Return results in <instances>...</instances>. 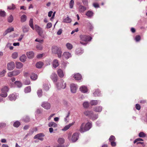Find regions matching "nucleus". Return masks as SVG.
Segmentation results:
<instances>
[{
    "instance_id": "nucleus-62",
    "label": "nucleus",
    "mask_w": 147,
    "mask_h": 147,
    "mask_svg": "<svg viewBox=\"0 0 147 147\" xmlns=\"http://www.w3.org/2000/svg\"><path fill=\"white\" fill-rule=\"evenodd\" d=\"M93 6L95 8L99 7V6L98 3H94L93 4Z\"/></svg>"
},
{
    "instance_id": "nucleus-56",
    "label": "nucleus",
    "mask_w": 147,
    "mask_h": 147,
    "mask_svg": "<svg viewBox=\"0 0 147 147\" xmlns=\"http://www.w3.org/2000/svg\"><path fill=\"white\" fill-rule=\"evenodd\" d=\"M82 2L84 5L88 6V0H82Z\"/></svg>"
},
{
    "instance_id": "nucleus-6",
    "label": "nucleus",
    "mask_w": 147,
    "mask_h": 147,
    "mask_svg": "<svg viewBox=\"0 0 147 147\" xmlns=\"http://www.w3.org/2000/svg\"><path fill=\"white\" fill-rule=\"evenodd\" d=\"M41 106L44 109L47 110L50 109L51 107L50 103L47 102H42Z\"/></svg>"
},
{
    "instance_id": "nucleus-12",
    "label": "nucleus",
    "mask_w": 147,
    "mask_h": 147,
    "mask_svg": "<svg viewBox=\"0 0 147 147\" xmlns=\"http://www.w3.org/2000/svg\"><path fill=\"white\" fill-rule=\"evenodd\" d=\"M94 13L91 10H88L87 11L85 15L88 18H91L93 16Z\"/></svg>"
},
{
    "instance_id": "nucleus-41",
    "label": "nucleus",
    "mask_w": 147,
    "mask_h": 147,
    "mask_svg": "<svg viewBox=\"0 0 147 147\" xmlns=\"http://www.w3.org/2000/svg\"><path fill=\"white\" fill-rule=\"evenodd\" d=\"M16 8L15 5L13 4H12L11 6H8L7 7V9L10 10H13Z\"/></svg>"
},
{
    "instance_id": "nucleus-7",
    "label": "nucleus",
    "mask_w": 147,
    "mask_h": 147,
    "mask_svg": "<svg viewBox=\"0 0 147 147\" xmlns=\"http://www.w3.org/2000/svg\"><path fill=\"white\" fill-rule=\"evenodd\" d=\"M88 9V7H87L82 5H80L78 8L79 12L81 13H84L87 9Z\"/></svg>"
},
{
    "instance_id": "nucleus-50",
    "label": "nucleus",
    "mask_w": 147,
    "mask_h": 147,
    "mask_svg": "<svg viewBox=\"0 0 147 147\" xmlns=\"http://www.w3.org/2000/svg\"><path fill=\"white\" fill-rule=\"evenodd\" d=\"M43 88L46 91H48L49 89V86L47 84H45L43 85Z\"/></svg>"
},
{
    "instance_id": "nucleus-29",
    "label": "nucleus",
    "mask_w": 147,
    "mask_h": 147,
    "mask_svg": "<svg viewBox=\"0 0 147 147\" xmlns=\"http://www.w3.org/2000/svg\"><path fill=\"white\" fill-rule=\"evenodd\" d=\"M31 79L33 80H36L37 78V76L36 74L32 73L30 76Z\"/></svg>"
},
{
    "instance_id": "nucleus-15",
    "label": "nucleus",
    "mask_w": 147,
    "mask_h": 147,
    "mask_svg": "<svg viewBox=\"0 0 147 147\" xmlns=\"http://www.w3.org/2000/svg\"><path fill=\"white\" fill-rule=\"evenodd\" d=\"M84 114L86 116H88L90 118L92 115H93V112L91 111H85L84 112Z\"/></svg>"
},
{
    "instance_id": "nucleus-32",
    "label": "nucleus",
    "mask_w": 147,
    "mask_h": 147,
    "mask_svg": "<svg viewBox=\"0 0 147 147\" xmlns=\"http://www.w3.org/2000/svg\"><path fill=\"white\" fill-rule=\"evenodd\" d=\"M26 59V57L24 55H23L20 57V61L22 62H24Z\"/></svg>"
},
{
    "instance_id": "nucleus-54",
    "label": "nucleus",
    "mask_w": 147,
    "mask_h": 147,
    "mask_svg": "<svg viewBox=\"0 0 147 147\" xmlns=\"http://www.w3.org/2000/svg\"><path fill=\"white\" fill-rule=\"evenodd\" d=\"M139 136L140 137H144L146 136V134L142 132H141L139 134Z\"/></svg>"
},
{
    "instance_id": "nucleus-35",
    "label": "nucleus",
    "mask_w": 147,
    "mask_h": 147,
    "mask_svg": "<svg viewBox=\"0 0 147 147\" xmlns=\"http://www.w3.org/2000/svg\"><path fill=\"white\" fill-rule=\"evenodd\" d=\"M90 103L91 105H95L98 103V101L97 100H92L90 102Z\"/></svg>"
},
{
    "instance_id": "nucleus-46",
    "label": "nucleus",
    "mask_w": 147,
    "mask_h": 147,
    "mask_svg": "<svg viewBox=\"0 0 147 147\" xmlns=\"http://www.w3.org/2000/svg\"><path fill=\"white\" fill-rule=\"evenodd\" d=\"M83 52V51L81 49H78L76 50V53L77 54L80 55L82 54Z\"/></svg>"
},
{
    "instance_id": "nucleus-47",
    "label": "nucleus",
    "mask_w": 147,
    "mask_h": 147,
    "mask_svg": "<svg viewBox=\"0 0 147 147\" xmlns=\"http://www.w3.org/2000/svg\"><path fill=\"white\" fill-rule=\"evenodd\" d=\"M74 0H71L69 3V6L71 9L73 8L74 6Z\"/></svg>"
},
{
    "instance_id": "nucleus-23",
    "label": "nucleus",
    "mask_w": 147,
    "mask_h": 147,
    "mask_svg": "<svg viewBox=\"0 0 147 147\" xmlns=\"http://www.w3.org/2000/svg\"><path fill=\"white\" fill-rule=\"evenodd\" d=\"M61 48H60L56 46H54L52 47V51L53 53H56L59 51V50Z\"/></svg>"
},
{
    "instance_id": "nucleus-59",
    "label": "nucleus",
    "mask_w": 147,
    "mask_h": 147,
    "mask_svg": "<svg viewBox=\"0 0 147 147\" xmlns=\"http://www.w3.org/2000/svg\"><path fill=\"white\" fill-rule=\"evenodd\" d=\"M35 30L37 32L38 31L40 30L41 28H40L39 26L37 25H35Z\"/></svg>"
},
{
    "instance_id": "nucleus-16",
    "label": "nucleus",
    "mask_w": 147,
    "mask_h": 147,
    "mask_svg": "<svg viewBox=\"0 0 147 147\" xmlns=\"http://www.w3.org/2000/svg\"><path fill=\"white\" fill-rule=\"evenodd\" d=\"M26 55L29 59H32L34 56V53L32 51H30L26 53Z\"/></svg>"
},
{
    "instance_id": "nucleus-37",
    "label": "nucleus",
    "mask_w": 147,
    "mask_h": 147,
    "mask_svg": "<svg viewBox=\"0 0 147 147\" xmlns=\"http://www.w3.org/2000/svg\"><path fill=\"white\" fill-rule=\"evenodd\" d=\"M15 85L18 88H20L22 86V84L19 81H16L15 82Z\"/></svg>"
},
{
    "instance_id": "nucleus-28",
    "label": "nucleus",
    "mask_w": 147,
    "mask_h": 147,
    "mask_svg": "<svg viewBox=\"0 0 147 147\" xmlns=\"http://www.w3.org/2000/svg\"><path fill=\"white\" fill-rule=\"evenodd\" d=\"M27 19V16L25 15H23L20 18V21L22 22H25Z\"/></svg>"
},
{
    "instance_id": "nucleus-30",
    "label": "nucleus",
    "mask_w": 147,
    "mask_h": 147,
    "mask_svg": "<svg viewBox=\"0 0 147 147\" xmlns=\"http://www.w3.org/2000/svg\"><path fill=\"white\" fill-rule=\"evenodd\" d=\"M22 29L23 32L26 33L28 32L29 28L26 26H24L22 27Z\"/></svg>"
},
{
    "instance_id": "nucleus-36",
    "label": "nucleus",
    "mask_w": 147,
    "mask_h": 147,
    "mask_svg": "<svg viewBox=\"0 0 147 147\" xmlns=\"http://www.w3.org/2000/svg\"><path fill=\"white\" fill-rule=\"evenodd\" d=\"M64 141V139L63 138H59L58 140V142L60 144H63Z\"/></svg>"
},
{
    "instance_id": "nucleus-13",
    "label": "nucleus",
    "mask_w": 147,
    "mask_h": 147,
    "mask_svg": "<svg viewBox=\"0 0 147 147\" xmlns=\"http://www.w3.org/2000/svg\"><path fill=\"white\" fill-rule=\"evenodd\" d=\"M18 96V94H11L10 95L8 96V98L10 100H15L17 98V97Z\"/></svg>"
},
{
    "instance_id": "nucleus-26",
    "label": "nucleus",
    "mask_w": 147,
    "mask_h": 147,
    "mask_svg": "<svg viewBox=\"0 0 147 147\" xmlns=\"http://www.w3.org/2000/svg\"><path fill=\"white\" fill-rule=\"evenodd\" d=\"M48 126L49 127H56L57 126V124L53 122H51L49 123Z\"/></svg>"
},
{
    "instance_id": "nucleus-10",
    "label": "nucleus",
    "mask_w": 147,
    "mask_h": 147,
    "mask_svg": "<svg viewBox=\"0 0 147 147\" xmlns=\"http://www.w3.org/2000/svg\"><path fill=\"white\" fill-rule=\"evenodd\" d=\"M50 78L54 82H56L57 80L58 77L57 74L55 72L52 73Z\"/></svg>"
},
{
    "instance_id": "nucleus-18",
    "label": "nucleus",
    "mask_w": 147,
    "mask_h": 147,
    "mask_svg": "<svg viewBox=\"0 0 147 147\" xmlns=\"http://www.w3.org/2000/svg\"><path fill=\"white\" fill-rule=\"evenodd\" d=\"M13 30L14 28H9L7 29L3 33V36H5L8 33L13 31Z\"/></svg>"
},
{
    "instance_id": "nucleus-33",
    "label": "nucleus",
    "mask_w": 147,
    "mask_h": 147,
    "mask_svg": "<svg viewBox=\"0 0 147 147\" xmlns=\"http://www.w3.org/2000/svg\"><path fill=\"white\" fill-rule=\"evenodd\" d=\"M13 76H17L19 75L21 72L22 71L19 70H14L13 71Z\"/></svg>"
},
{
    "instance_id": "nucleus-34",
    "label": "nucleus",
    "mask_w": 147,
    "mask_h": 147,
    "mask_svg": "<svg viewBox=\"0 0 147 147\" xmlns=\"http://www.w3.org/2000/svg\"><path fill=\"white\" fill-rule=\"evenodd\" d=\"M43 63L41 62H39L37 63L36 64V66L37 68H40L43 65Z\"/></svg>"
},
{
    "instance_id": "nucleus-5",
    "label": "nucleus",
    "mask_w": 147,
    "mask_h": 147,
    "mask_svg": "<svg viewBox=\"0 0 147 147\" xmlns=\"http://www.w3.org/2000/svg\"><path fill=\"white\" fill-rule=\"evenodd\" d=\"M64 81L62 80L60 82L58 83L57 84V86L58 89H64L66 87L65 83H64Z\"/></svg>"
},
{
    "instance_id": "nucleus-8",
    "label": "nucleus",
    "mask_w": 147,
    "mask_h": 147,
    "mask_svg": "<svg viewBox=\"0 0 147 147\" xmlns=\"http://www.w3.org/2000/svg\"><path fill=\"white\" fill-rule=\"evenodd\" d=\"M15 67V63L11 61L9 63L7 64V69L9 70H13Z\"/></svg>"
},
{
    "instance_id": "nucleus-49",
    "label": "nucleus",
    "mask_w": 147,
    "mask_h": 147,
    "mask_svg": "<svg viewBox=\"0 0 147 147\" xmlns=\"http://www.w3.org/2000/svg\"><path fill=\"white\" fill-rule=\"evenodd\" d=\"M115 138L113 136H111L109 139V142L115 141Z\"/></svg>"
},
{
    "instance_id": "nucleus-52",
    "label": "nucleus",
    "mask_w": 147,
    "mask_h": 147,
    "mask_svg": "<svg viewBox=\"0 0 147 147\" xmlns=\"http://www.w3.org/2000/svg\"><path fill=\"white\" fill-rule=\"evenodd\" d=\"M6 72V70H3L1 72H0V77L4 76Z\"/></svg>"
},
{
    "instance_id": "nucleus-22",
    "label": "nucleus",
    "mask_w": 147,
    "mask_h": 147,
    "mask_svg": "<svg viewBox=\"0 0 147 147\" xmlns=\"http://www.w3.org/2000/svg\"><path fill=\"white\" fill-rule=\"evenodd\" d=\"M80 91L83 93H85L88 90L86 87L84 86H81L80 88Z\"/></svg>"
},
{
    "instance_id": "nucleus-24",
    "label": "nucleus",
    "mask_w": 147,
    "mask_h": 147,
    "mask_svg": "<svg viewBox=\"0 0 147 147\" xmlns=\"http://www.w3.org/2000/svg\"><path fill=\"white\" fill-rule=\"evenodd\" d=\"M53 67L55 68H56L59 65V63L57 59H55L53 60Z\"/></svg>"
},
{
    "instance_id": "nucleus-61",
    "label": "nucleus",
    "mask_w": 147,
    "mask_h": 147,
    "mask_svg": "<svg viewBox=\"0 0 147 147\" xmlns=\"http://www.w3.org/2000/svg\"><path fill=\"white\" fill-rule=\"evenodd\" d=\"M140 39V37L139 35L136 36L135 38V40L136 42L139 41Z\"/></svg>"
},
{
    "instance_id": "nucleus-2",
    "label": "nucleus",
    "mask_w": 147,
    "mask_h": 147,
    "mask_svg": "<svg viewBox=\"0 0 147 147\" xmlns=\"http://www.w3.org/2000/svg\"><path fill=\"white\" fill-rule=\"evenodd\" d=\"M80 38L81 41L80 43L83 45H86L87 44L86 42L90 41L92 39L90 36L85 35H81Z\"/></svg>"
},
{
    "instance_id": "nucleus-57",
    "label": "nucleus",
    "mask_w": 147,
    "mask_h": 147,
    "mask_svg": "<svg viewBox=\"0 0 147 147\" xmlns=\"http://www.w3.org/2000/svg\"><path fill=\"white\" fill-rule=\"evenodd\" d=\"M61 53L62 51H61V49L59 50V51L56 54H57L58 57L59 58H60L61 57Z\"/></svg>"
},
{
    "instance_id": "nucleus-4",
    "label": "nucleus",
    "mask_w": 147,
    "mask_h": 147,
    "mask_svg": "<svg viewBox=\"0 0 147 147\" xmlns=\"http://www.w3.org/2000/svg\"><path fill=\"white\" fill-rule=\"evenodd\" d=\"M9 88L8 87L4 86L1 89V92L0 96L3 97H6L7 96V92H8Z\"/></svg>"
},
{
    "instance_id": "nucleus-1",
    "label": "nucleus",
    "mask_w": 147,
    "mask_h": 147,
    "mask_svg": "<svg viewBox=\"0 0 147 147\" xmlns=\"http://www.w3.org/2000/svg\"><path fill=\"white\" fill-rule=\"evenodd\" d=\"M92 123L88 122L85 125L84 123L82 124L80 127V131L81 132H84L89 130L92 127Z\"/></svg>"
},
{
    "instance_id": "nucleus-17",
    "label": "nucleus",
    "mask_w": 147,
    "mask_h": 147,
    "mask_svg": "<svg viewBox=\"0 0 147 147\" xmlns=\"http://www.w3.org/2000/svg\"><path fill=\"white\" fill-rule=\"evenodd\" d=\"M71 54L70 53L67 52H64L63 55V57L66 59H68L71 57Z\"/></svg>"
},
{
    "instance_id": "nucleus-63",
    "label": "nucleus",
    "mask_w": 147,
    "mask_h": 147,
    "mask_svg": "<svg viewBox=\"0 0 147 147\" xmlns=\"http://www.w3.org/2000/svg\"><path fill=\"white\" fill-rule=\"evenodd\" d=\"M52 24L51 23H48L46 26V28H51L52 26Z\"/></svg>"
},
{
    "instance_id": "nucleus-55",
    "label": "nucleus",
    "mask_w": 147,
    "mask_h": 147,
    "mask_svg": "<svg viewBox=\"0 0 147 147\" xmlns=\"http://www.w3.org/2000/svg\"><path fill=\"white\" fill-rule=\"evenodd\" d=\"M6 15V13L4 11L0 10V16L4 17Z\"/></svg>"
},
{
    "instance_id": "nucleus-39",
    "label": "nucleus",
    "mask_w": 147,
    "mask_h": 147,
    "mask_svg": "<svg viewBox=\"0 0 147 147\" xmlns=\"http://www.w3.org/2000/svg\"><path fill=\"white\" fill-rule=\"evenodd\" d=\"M31 91V87L30 86H28L25 88L24 91L25 93H28L30 92Z\"/></svg>"
},
{
    "instance_id": "nucleus-43",
    "label": "nucleus",
    "mask_w": 147,
    "mask_h": 147,
    "mask_svg": "<svg viewBox=\"0 0 147 147\" xmlns=\"http://www.w3.org/2000/svg\"><path fill=\"white\" fill-rule=\"evenodd\" d=\"M13 20V17L12 15L10 16L8 18V22L11 23V22Z\"/></svg>"
},
{
    "instance_id": "nucleus-19",
    "label": "nucleus",
    "mask_w": 147,
    "mask_h": 147,
    "mask_svg": "<svg viewBox=\"0 0 147 147\" xmlns=\"http://www.w3.org/2000/svg\"><path fill=\"white\" fill-rule=\"evenodd\" d=\"M57 74L59 76L60 78H63L64 76V73L61 69H59L57 71Z\"/></svg>"
},
{
    "instance_id": "nucleus-40",
    "label": "nucleus",
    "mask_w": 147,
    "mask_h": 147,
    "mask_svg": "<svg viewBox=\"0 0 147 147\" xmlns=\"http://www.w3.org/2000/svg\"><path fill=\"white\" fill-rule=\"evenodd\" d=\"M94 96H98L100 95V91L97 89L95 91L93 94Z\"/></svg>"
},
{
    "instance_id": "nucleus-44",
    "label": "nucleus",
    "mask_w": 147,
    "mask_h": 147,
    "mask_svg": "<svg viewBox=\"0 0 147 147\" xmlns=\"http://www.w3.org/2000/svg\"><path fill=\"white\" fill-rule=\"evenodd\" d=\"M18 57V54L17 52L13 53L12 55V57L13 59H16Z\"/></svg>"
},
{
    "instance_id": "nucleus-21",
    "label": "nucleus",
    "mask_w": 147,
    "mask_h": 147,
    "mask_svg": "<svg viewBox=\"0 0 147 147\" xmlns=\"http://www.w3.org/2000/svg\"><path fill=\"white\" fill-rule=\"evenodd\" d=\"M72 21L71 19L67 16L66 18H64L63 20V22L66 23H70Z\"/></svg>"
},
{
    "instance_id": "nucleus-11",
    "label": "nucleus",
    "mask_w": 147,
    "mask_h": 147,
    "mask_svg": "<svg viewBox=\"0 0 147 147\" xmlns=\"http://www.w3.org/2000/svg\"><path fill=\"white\" fill-rule=\"evenodd\" d=\"M71 90L73 93H75L78 87L76 85L74 84H71L70 85Z\"/></svg>"
},
{
    "instance_id": "nucleus-51",
    "label": "nucleus",
    "mask_w": 147,
    "mask_h": 147,
    "mask_svg": "<svg viewBox=\"0 0 147 147\" xmlns=\"http://www.w3.org/2000/svg\"><path fill=\"white\" fill-rule=\"evenodd\" d=\"M42 90L41 89L38 90L37 92V94L38 96L39 97L42 96Z\"/></svg>"
},
{
    "instance_id": "nucleus-38",
    "label": "nucleus",
    "mask_w": 147,
    "mask_h": 147,
    "mask_svg": "<svg viewBox=\"0 0 147 147\" xmlns=\"http://www.w3.org/2000/svg\"><path fill=\"white\" fill-rule=\"evenodd\" d=\"M66 46L67 49L69 50L73 48L72 45L69 43H67L66 44Z\"/></svg>"
},
{
    "instance_id": "nucleus-20",
    "label": "nucleus",
    "mask_w": 147,
    "mask_h": 147,
    "mask_svg": "<svg viewBox=\"0 0 147 147\" xmlns=\"http://www.w3.org/2000/svg\"><path fill=\"white\" fill-rule=\"evenodd\" d=\"M73 77L75 79L77 80H79L82 79V76L79 73H77L75 74Z\"/></svg>"
},
{
    "instance_id": "nucleus-48",
    "label": "nucleus",
    "mask_w": 147,
    "mask_h": 147,
    "mask_svg": "<svg viewBox=\"0 0 147 147\" xmlns=\"http://www.w3.org/2000/svg\"><path fill=\"white\" fill-rule=\"evenodd\" d=\"M98 116L97 115L94 114L93 115H92V116L90 117V119H92V120H95L98 118Z\"/></svg>"
},
{
    "instance_id": "nucleus-3",
    "label": "nucleus",
    "mask_w": 147,
    "mask_h": 147,
    "mask_svg": "<svg viewBox=\"0 0 147 147\" xmlns=\"http://www.w3.org/2000/svg\"><path fill=\"white\" fill-rule=\"evenodd\" d=\"M71 133H69L68 134V139L69 141H71L72 142H76L78 139V134L77 133H74L71 138Z\"/></svg>"
},
{
    "instance_id": "nucleus-45",
    "label": "nucleus",
    "mask_w": 147,
    "mask_h": 147,
    "mask_svg": "<svg viewBox=\"0 0 147 147\" xmlns=\"http://www.w3.org/2000/svg\"><path fill=\"white\" fill-rule=\"evenodd\" d=\"M68 64V63L67 61H63L62 63V67L65 68Z\"/></svg>"
},
{
    "instance_id": "nucleus-64",
    "label": "nucleus",
    "mask_w": 147,
    "mask_h": 147,
    "mask_svg": "<svg viewBox=\"0 0 147 147\" xmlns=\"http://www.w3.org/2000/svg\"><path fill=\"white\" fill-rule=\"evenodd\" d=\"M24 121L25 122H28L30 121V118L26 116L24 119Z\"/></svg>"
},
{
    "instance_id": "nucleus-25",
    "label": "nucleus",
    "mask_w": 147,
    "mask_h": 147,
    "mask_svg": "<svg viewBox=\"0 0 147 147\" xmlns=\"http://www.w3.org/2000/svg\"><path fill=\"white\" fill-rule=\"evenodd\" d=\"M102 110V107L101 106L96 107L94 108V110L96 112H100Z\"/></svg>"
},
{
    "instance_id": "nucleus-53",
    "label": "nucleus",
    "mask_w": 147,
    "mask_h": 147,
    "mask_svg": "<svg viewBox=\"0 0 147 147\" xmlns=\"http://www.w3.org/2000/svg\"><path fill=\"white\" fill-rule=\"evenodd\" d=\"M83 106L85 108H87L89 106V103L87 102H84L83 103Z\"/></svg>"
},
{
    "instance_id": "nucleus-60",
    "label": "nucleus",
    "mask_w": 147,
    "mask_h": 147,
    "mask_svg": "<svg viewBox=\"0 0 147 147\" xmlns=\"http://www.w3.org/2000/svg\"><path fill=\"white\" fill-rule=\"evenodd\" d=\"M37 32L38 33L39 35L42 36V34L43 32V31L42 28L38 31Z\"/></svg>"
},
{
    "instance_id": "nucleus-14",
    "label": "nucleus",
    "mask_w": 147,
    "mask_h": 147,
    "mask_svg": "<svg viewBox=\"0 0 147 147\" xmlns=\"http://www.w3.org/2000/svg\"><path fill=\"white\" fill-rule=\"evenodd\" d=\"M75 123L74 122H73L65 126L62 129V130L63 131H65L68 130L69 128L72 125H73Z\"/></svg>"
},
{
    "instance_id": "nucleus-9",
    "label": "nucleus",
    "mask_w": 147,
    "mask_h": 147,
    "mask_svg": "<svg viewBox=\"0 0 147 147\" xmlns=\"http://www.w3.org/2000/svg\"><path fill=\"white\" fill-rule=\"evenodd\" d=\"M45 135L43 134L42 133H40L36 135L34 137V139H38L41 141H43L44 140V138L43 137Z\"/></svg>"
},
{
    "instance_id": "nucleus-42",
    "label": "nucleus",
    "mask_w": 147,
    "mask_h": 147,
    "mask_svg": "<svg viewBox=\"0 0 147 147\" xmlns=\"http://www.w3.org/2000/svg\"><path fill=\"white\" fill-rule=\"evenodd\" d=\"M20 124V123L19 121H16L14 123L13 125L14 127H18L19 126Z\"/></svg>"
},
{
    "instance_id": "nucleus-27",
    "label": "nucleus",
    "mask_w": 147,
    "mask_h": 147,
    "mask_svg": "<svg viewBox=\"0 0 147 147\" xmlns=\"http://www.w3.org/2000/svg\"><path fill=\"white\" fill-rule=\"evenodd\" d=\"M16 67L18 69H20L23 67V65L21 62H16Z\"/></svg>"
},
{
    "instance_id": "nucleus-58",
    "label": "nucleus",
    "mask_w": 147,
    "mask_h": 147,
    "mask_svg": "<svg viewBox=\"0 0 147 147\" xmlns=\"http://www.w3.org/2000/svg\"><path fill=\"white\" fill-rule=\"evenodd\" d=\"M6 125V124L5 123H0V128H3L5 127Z\"/></svg>"
},
{
    "instance_id": "nucleus-31",
    "label": "nucleus",
    "mask_w": 147,
    "mask_h": 147,
    "mask_svg": "<svg viewBox=\"0 0 147 147\" xmlns=\"http://www.w3.org/2000/svg\"><path fill=\"white\" fill-rule=\"evenodd\" d=\"M29 25L31 28L33 29L34 30V28L33 25V19L31 18L29 21Z\"/></svg>"
}]
</instances>
